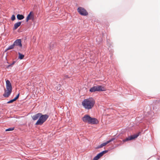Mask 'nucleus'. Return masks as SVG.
Returning a JSON list of instances; mask_svg holds the SVG:
<instances>
[{
    "mask_svg": "<svg viewBox=\"0 0 160 160\" xmlns=\"http://www.w3.org/2000/svg\"><path fill=\"white\" fill-rule=\"evenodd\" d=\"M34 16H33V14L32 13V16L31 17L30 19H31L32 20H34Z\"/></svg>",
    "mask_w": 160,
    "mask_h": 160,
    "instance_id": "obj_22",
    "label": "nucleus"
},
{
    "mask_svg": "<svg viewBox=\"0 0 160 160\" xmlns=\"http://www.w3.org/2000/svg\"><path fill=\"white\" fill-rule=\"evenodd\" d=\"M108 144V142H107V141L106 142H104V143L101 144L100 145H98V146L96 148L97 149H98V148H102L103 147L105 146L106 145Z\"/></svg>",
    "mask_w": 160,
    "mask_h": 160,
    "instance_id": "obj_12",
    "label": "nucleus"
},
{
    "mask_svg": "<svg viewBox=\"0 0 160 160\" xmlns=\"http://www.w3.org/2000/svg\"><path fill=\"white\" fill-rule=\"evenodd\" d=\"M17 19L19 20H21L23 19L24 18V16L21 14H18L17 16Z\"/></svg>",
    "mask_w": 160,
    "mask_h": 160,
    "instance_id": "obj_13",
    "label": "nucleus"
},
{
    "mask_svg": "<svg viewBox=\"0 0 160 160\" xmlns=\"http://www.w3.org/2000/svg\"><path fill=\"white\" fill-rule=\"evenodd\" d=\"M14 63V62H13V63L12 64L9 65L8 66V67H9V66H11L12 65H13Z\"/></svg>",
    "mask_w": 160,
    "mask_h": 160,
    "instance_id": "obj_24",
    "label": "nucleus"
},
{
    "mask_svg": "<svg viewBox=\"0 0 160 160\" xmlns=\"http://www.w3.org/2000/svg\"><path fill=\"white\" fill-rule=\"evenodd\" d=\"M108 152V150H104L103 151L100 153H98V154L97 155V156H98V157L99 158V159L104 154Z\"/></svg>",
    "mask_w": 160,
    "mask_h": 160,
    "instance_id": "obj_10",
    "label": "nucleus"
},
{
    "mask_svg": "<svg viewBox=\"0 0 160 160\" xmlns=\"http://www.w3.org/2000/svg\"><path fill=\"white\" fill-rule=\"evenodd\" d=\"M21 22H18L15 23L14 25L13 29L15 30L17 29L21 24Z\"/></svg>",
    "mask_w": 160,
    "mask_h": 160,
    "instance_id": "obj_11",
    "label": "nucleus"
},
{
    "mask_svg": "<svg viewBox=\"0 0 160 160\" xmlns=\"http://www.w3.org/2000/svg\"><path fill=\"white\" fill-rule=\"evenodd\" d=\"M99 159V158L96 156L92 160H98Z\"/></svg>",
    "mask_w": 160,
    "mask_h": 160,
    "instance_id": "obj_21",
    "label": "nucleus"
},
{
    "mask_svg": "<svg viewBox=\"0 0 160 160\" xmlns=\"http://www.w3.org/2000/svg\"><path fill=\"white\" fill-rule=\"evenodd\" d=\"M82 120L85 122L89 124H95L98 122V120L95 118H92L88 114L85 115L82 118Z\"/></svg>",
    "mask_w": 160,
    "mask_h": 160,
    "instance_id": "obj_2",
    "label": "nucleus"
},
{
    "mask_svg": "<svg viewBox=\"0 0 160 160\" xmlns=\"http://www.w3.org/2000/svg\"><path fill=\"white\" fill-rule=\"evenodd\" d=\"M60 88H58V87L57 88V90H59L60 89Z\"/></svg>",
    "mask_w": 160,
    "mask_h": 160,
    "instance_id": "obj_25",
    "label": "nucleus"
},
{
    "mask_svg": "<svg viewBox=\"0 0 160 160\" xmlns=\"http://www.w3.org/2000/svg\"><path fill=\"white\" fill-rule=\"evenodd\" d=\"M115 139V138H112L111 139L107 141V142L108 143L109 142L112 141H113Z\"/></svg>",
    "mask_w": 160,
    "mask_h": 160,
    "instance_id": "obj_18",
    "label": "nucleus"
},
{
    "mask_svg": "<svg viewBox=\"0 0 160 160\" xmlns=\"http://www.w3.org/2000/svg\"><path fill=\"white\" fill-rule=\"evenodd\" d=\"M19 95V94H18V95L16 96V97L14 98L15 99V101L18 98Z\"/></svg>",
    "mask_w": 160,
    "mask_h": 160,
    "instance_id": "obj_23",
    "label": "nucleus"
},
{
    "mask_svg": "<svg viewBox=\"0 0 160 160\" xmlns=\"http://www.w3.org/2000/svg\"><path fill=\"white\" fill-rule=\"evenodd\" d=\"M18 55H19L18 58L19 59H22L24 57V55H23L22 54H21L20 52L18 53Z\"/></svg>",
    "mask_w": 160,
    "mask_h": 160,
    "instance_id": "obj_16",
    "label": "nucleus"
},
{
    "mask_svg": "<svg viewBox=\"0 0 160 160\" xmlns=\"http://www.w3.org/2000/svg\"><path fill=\"white\" fill-rule=\"evenodd\" d=\"M105 88L101 86H93L90 88V91L91 92H93L96 91H104Z\"/></svg>",
    "mask_w": 160,
    "mask_h": 160,
    "instance_id": "obj_5",
    "label": "nucleus"
},
{
    "mask_svg": "<svg viewBox=\"0 0 160 160\" xmlns=\"http://www.w3.org/2000/svg\"><path fill=\"white\" fill-rule=\"evenodd\" d=\"M40 115H41V113H39L36 114L32 116V119L34 120H36L39 118Z\"/></svg>",
    "mask_w": 160,
    "mask_h": 160,
    "instance_id": "obj_9",
    "label": "nucleus"
},
{
    "mask_svg": "<svg viewBox=\"0 0 160 160\" xmlns=\"http://www.w3.org/2000/svg\"><path fill=\"white\" fill-rule=\"evenodd\" d=\"M48 116L47 114L42 115L41 113V115L39 118L36 122V125H42L48 118Z\"/></svg>",
    "mask_w": 160,
    "mask_h": 160,
    "instance_id": "obj_4",
    "label": "nucleus"
},
{
    "mask_svg": "<svg viewBox=\"0 0 160 160\" xmlns=\"http://www.w3.org/2000/svg\"><path fill=\"white\" fill-rule=\"evenodd\" d=\"M78 11L82 15L86 16L88 14V13L86 10L83 8L79 7L78 9Z\"/></svg>",
    "mask_w": 160,
    "mask_h": 160,
    "instance_id": "obj_6",
    "label": "nucleus"
},
{
    "mask_svg": "<svg viewBox=\"0 0 160 160\" xmlns=\"http://www.w3.org/2000/svg\"><path fill=\"white\" fill-rule=\"evenodd\" d=\"M15 101V100L14 99H12V100H11L9 101H8V102H7V103H12V102H13L14 101Z\"/></svg>",
    "mask_w": 160,
    "mask_h": 160,
    "instance_id": "obj_19",
    "label": "nucleus"
},
{
    "mask_svg": "<svg viewBox=\"0 0 160 160\" xmlns=\"http://www.w3.org/2000/svg\"><path fill=\"white\" fill-rule=\"evenodd\" d=\"M95 101L92 98L85 99L82 102L83 107L87 109H91L94 106Z\"/></svg>",
    "mask_w": 160,
    "mask_h": 160,
    "instance_id": "obj_1",
    "label": "nucleus"
},
{
    "mask_svg": "<svg viewBox=\"0 0 160 160\" xmlns=\"http://www.w3.org/2000/svg\"><path fill=\"white\" fill-rule=\"evenodd\" d=\"M14 47V45L13 44L10 46H9L8 48H7L5 50V51H6L8 50L12 49H13Z\"/></svg>",
    "mask_w": 160,
    "mask_h": 160,
    "instance_id": "obj_15",
    "label": "nucleus"
},
{
    "mask_svg": "<svg viewBox=\"0 0 160 160\" xmlns=\"http://www.w3.org/2000/svg\"><path fill=\"white\" fill-rule=\"evenodd\" d=\"M32 12H30L29 14L28 15L26 18V21L27 22H28L29 21V20L30 19L31 17L32 16Z\"/></svg>",
    "mask_w": 160,
    "mask_h": 160,
    "instance_id": "obj_14",
    "label": "nucleus"
},
{
    "mask_svg": "<svg viewBox=\"0 0 160 160\" xmlns=\"http://www.w3.org/2000/svg\"><path fill=\"white\" fill-rule=\"evenodd\" d=\"M14 128H10L6 130V131H11L14 130Z\"/></svg>",
    "mask_w": 160,
    "mask_h": 160,
    "instance_id": "obj_17",
    "label": "nucleus"
},
{
    "mask_svg": "<svg viewBox=\"0 0 160 160\" xmlns=\"http://www.w3.org/2000/svg\"><path fill=\"white\" fill-rule=\"evenodd\" d=\"M15 19V17L14 15H12L11 17V19L13 21Z\"/></svg>",
    "mask_w": 160,
    "mask_h": 160,
    "instance_id": "obj_20",
    "label": "nucleus"
},
{
    "mask_svg": "<svg viewBox=\"0 0 160 160\" xmlns=\"http://www.w3.org/2000/svg\"><path fill=\"white\" fill-rule=\"evenodd\" d=\"M6 82V89L5 90L3 96L5 97H8L11 94L12 90V87L11 83L10 81L7 80Z\"/></svg>",
    "mask_w": 160,
    "mask_h": 160,
    "instance_id": "obj_3",
    "label": "nucleus"
},
{
    "mask_svg": "<svg viewBox=\"0 0 160 160\" xmlns=\"http://www.w3.org/2000/svg\"><path fill=\"white\" fill-rule=\"evenodd\" d=\"M140 133V132H139L136 134H135L132 136H131L130 137H128V138H127L126 139L123 140V142H125L128 140H132L133 139H135L137 138L138 136Z\"/></svg>",
    "mask_w": 160,
    "mask_h": 160,
    "instance_id": "obj_7",
    "label": "nucleus"
},
{
    "mask_svg": "<svg viewBox=\"0 0 160 160\" xmlns=\"http://www.w3.org/2000/svg\"><path fill=\"white\" fill-rule=\"evenodd\" d=\"M13 44L15 46H18L19 47H22V44H21V41L20 39H18L16 40L14 42Z\"/></svg>",
    "mask_w": 160,
    "mask_h": 160,
    "instance_id": "obj_8",
    "label": "nucleus"
}]
</instances>
